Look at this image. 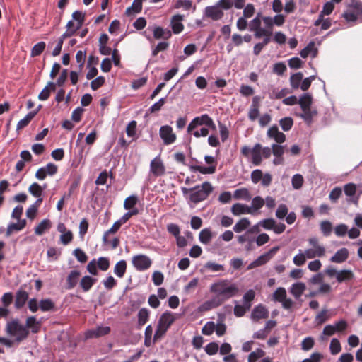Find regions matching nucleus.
I'll return each instance as SVG.
<instances>
[{
  "instance_id": "obj_20",
  "label": "nucleus",
  "mask_w": 362,
  "mask_h": 362,
  "mask_svg": "<svg viewBox=\"0 0 362 362\" xmlns=\"http://www.w3.org/2000/svg\"><path fill=\"white\" fill-rule=\"evenodd\" d=\"M28 297L29 296L27 291L23 290L21 288L18 289L16 293L15 308L16 309L23 308L28 300Z\"/></svg>"
},
{
  "instance_id": "obj_58",
  "label": "nucleus",
  "mask_w": 362,
  "mask_h": 362,
  "mask_svg": "<svg viewBox=\"0 0 362 362\" xmlns=\"http://www.w3.org/2000/svg\"><path fill=\"white\" fill-rule=\"evenodd\" d=\"M288 212V209L285 204H280L276 211V216L278 219H284Z\"/></svg>"
},
{
  "instance_id": "obj_63",
  "label": "nucleus",
  "mask_w": 362,
  "mask_h": 362,
  "mask_svg": "<svg viewBox=\"0 0 362 362\" xmlns=\"http://www.w3.org/2000/svg\"><path fill=\"white\" fill-rule=\"evenodd\" d=\"M320 229L324 235L328 236L332 230V224L329 221H322L320 223Z\"/></svg>"
},
{
  "instance_id": "obj_24",
  "label": "nucleus",
  "mask_w": 362,
  "mask_h": 362,
  "mask_svg": "<svg viewBox=\"0 0 362 362\" xmlns=\"http://www.w3.org/2000/svg\"><path fill=\"white\" fill-rule=\"evenodd\" d=\"M25 326L27 329H30L32 333H37L41 327V322L38 321L35 316H29L26 319Z\"/></svg>"
},
{
  "instance_id": "obj_64",
  "label": "nucleus",
  "mask_w": 362,
  "mask_h": 362,
  "mask_svg": "<svg viewBox=\"0 0 362 362\" xmlns=\"http://www.w3.org/2000/svg\"><path fill=\"white\" fill-rule=\"evenodd\" d=\"M349 7L355 10L357 16H359L362 21V2L356 0H351V3L348 5Z\"/></svg>"
},
{
  "instance_id": "obj_5",
  "label": "nucleus",
  "mask_w": 362,
  "mask_h": 362,
  "mask_svg": "<svg viewBox=\"0 0 362 362\" xmlns=\"http://www.w3.org/2000/svg\"><path fill=\"white\" fill-rule=\"evenodd\" d=\"M204 160L208 164V166H200L198 165L188 164V167L191 172H199L201 174H214L216 170L217 160L215 157L212 156L206 155Z\"/></svg>"
},
{
  "instance_id": "obj_38",
  "label": "nucleus",
  "mask_w": 362,
  "mask_h": 362,
  "mask_svg": "<svg viewBox=\"0 0 362 362\" xmlns=\"http://www.w3.org/2000/svg\"><path fill=\"white\" fill-rule=\"evenodd\" d=\"M150 311L148 308H141L137 314L138 317V325L143 326L144 325L149 319Z\"/></svg>"
},
{
  "instance_id": "obj_27",
  "label": "nucleus",
  "mask_w": 362,
  "mask_h": 362,
  "mask_svg": "<svg viewBox=\"0 0 362 362\" xmlns=\"http://www.w3.org/2000/svg\"><path fill=\"white\" fill-rule=\"evenodd\" d=\"M303 112L298 115L302 118L308 124H310L313 121V117L317 115V111L315 108L302 110Z\"/></svg>"
},
{
  "instance_id": "obj_4",
  "label": "nucleus",
  "mask_w": 362,
  "mask_h": 362,
  "mask_svg": "<svg viewBox=\"0 0 362 362\" xmlns=\"http://www.w3.org/2000/svg\"><path fill=\"white\" fill-rule=\"evenodd\" d=\"M194 187H196V189H193L187 197L188 203L192 202L196 204L204 201L213 191V187L208 181H205L201 185H196Z\"/></svg>"
},
{
  "instance_id": "obj_61",
  "label": "nucleus",
  "mask_w": 362,
  "mask_h": 362,
  "mask_svg": "<svg viewBox=\"0 0 362 362\" xmlns=\"http://www.w3.org/2000/svg\"><path fill=\"white\" fill-rule=\"evenodd\" d=\"M341 349V344L337 338H333L329 344V350L332 355H336Z\"/></svg>"
},
{
  "instance_id": "obj_52",
  "label": "nucleus",
  "mask_w": 362,
  "mask_h": 362,
  "mask_svg": "<svg viewBox=\"0 0 362 362\" xmlns=\"http://www.w3.org/2000/svg\"><path fill=\"white\" fill-rule=\"evenodd\" d=\"M166 98L167 96L160 98L157 102H156L149 107L148 112L150 113L159 112L161 110L163 105L165 103Z\"/></svg>"
},
{
  "instance_id": "obj_29",
  "label": "nucleus",
  "mask_w": 362,
  "mask_h": 362,
  "mask_svg": "<svg viewBox=\"0 0 362 362\" xmlns=\"http://www.w3.org/2000/svg\"><path fill=\"white\" fill-rule=\"evenodd\" d=\"M51 227V221L48 218H45L35 228V233L37 235H42Z\"/></svg>"
},
{
  "instance_id": "obj_19",
  "label": "nucleus",
  "mask_w": 362,
  "mask_h": 362,
  "mask_svg": "<svg viewBox=\"0 0 362 362\" xmlns=\"http://www.w3.org/2000/svg\"><path fill=\"white\" fill-rule=\"evenodd\" d=\"M349 250L346 247L338 250L330 258V262L337 264L344 262L349 257Z\"/></svg>"
},
{
  "instance_id": "obj_10",
  "label": "nucleus",
  "mask_w": 362,
  "mask_h": 362,
  "mask_svg": "<svg viewBox=\"0 0 362 362\" xmlns=\"http://www.w3.org/2000/svg\"><path fill=\"white\" fill-rule=\"evenodd\" d=\"M159 134L165 145L171 144L176 140V135L173 132V129L169 125L161 126Z\"/></svg>"
},
{
  "instance_id": "obj_44",
  "label": "nucleus",
  "mask_w": 362,
  "mask_h": 362,
  "mask_svg": "<svg viewBox=\"0 0 362 362\" xmlns=\"http://www.w3.org/2000/svg\"><path fill=\"white\" fill-rule=\"evenodd\" d=\"M46 43L43 41H40L35 44L31 49L30 56L35 57L40 56L45 49Z\"/></svg>"
},
{
  "instance_id": "obj_36",
  "label": "nucleus",
  "mask_w": 362,
  "mask_h": 362,
  "mask_svg": "<svg viewBox=\"0 0 362 362\" xmlns=\"http://www.w3.org/2000/svg\"><path fill=\"white\" fill-rule=\"evenodd\" d=\"M250 224L249 218H242L235 224L233 229L235 233H239L247 229Z\"/></svg>"
},
{
  "instance_id": "obj_46",
  "label": "nucleus",
  "mask_w": 362,
  "mask_h": 362,
  "mask_svg": "<svg viewBox=\"0 0 362 362\" xmlns=\"http://www.w3.org/2000/svg\"><path fill=\"white\" fill-rule=\"evenodd\" d=\"M139 199L137 195L132 194L127 197L124 202V208L126 210L135 208L134 206L139 202Z\"/></svg>"
},
{
  "instance_id": "obj_22",
  "label": "nucleus",
  "mask_w": 362,
  "mask_h": 362,
  "mask_svg": "<svg viewBox=\"0 0 362 362\" xmlns=\"http://www.w3.org/2000/svg\"><path fill=\"white\" fill-rule=\"evenodd\" d=\"M318 54V49L315 47V42L310 41L308 44L300 52V56L305 59L308 57L309 54H311L313 58L317 57Z\"/></svg>"
},
{
  "instance_id": "obj_49",
  "label": "nucleus",
  "mask_w": 362,
  "mask_h": 362,
  "mask_svg": "<svg viewBox=\"0 0 362 362\" xmlns=\"http://www.w3.org/2000/svg\"><path fill=\"white\" fill-rule=\"evenodd\" d=\"M28 192L30 194L37 199L42 197L43 193L41 189V185L37 182H33L32 185H30L28 187Z\"/></svg>"
},
{
  "instance_id": "obj_53",
  "label": "nucleus",
  "mask_w": 362,
  "mask_h": 362,
  "mask_svg": "<svg viewBox=\"0 0 362 362\" xmlns=\"http://www.w3.org/2000/svg\"><path fill=\"white\" fill-rule=\"evenodd\" d=\"M235 306L233 313L234 315L238 317H243L245 313L249 310L250 309H246L247 307L244 304L240 305L237 300H234Z\"/></svg>"
},
{
  "instance_id": "obj_3",
  "label": "nucleus",
  "mask_w": 362,
  "mask_h": 362,
  "mask_svg": "<svg viewBox=\"0 0 362 362\" xmlns=\"http://www.w3.org/2000/svg\"><path fill=\"white\" fill-rule=\"evenodd\" d=\"M6 331L9 336L15 337V341L18 343L27 339L30 333L25 325H21L18 318L6 323Z\"/></svg>"
},
{
  "instance_id": "obj_43",
  "label": "nucleus",
  "mask_w": 362,
  "mask_h": 362,
  "mask_svg": "<svg viewBox=\"0 0 362 362\" xmlns=\"http://www.w3.org/2000/svg\"><path fill=\"white\" fill-rule=\"evenodd\" d=\"M216 334L218 337H222L226 332V325L223 322V316L222 315H218V322L216 324Z\"/></svg>"
},
{
  "instance_id": "obj_12",
  "label": "nucleus",
  "mask_w": 362,
  "mask_h": 362,
  "mask_svg": "<svg viewBox=\"0 0 362 362\" xmlns=\"http://www.w3.org/2000/svg\"><path fill=\"white\" fill-rule=\"evenodd\" d=\"M269 317V311L263 304H258L252 309L250 315L251 319L257 322L260 319H265Z\"/></svg>"
},
{
  "instance_id": "obj_39",
  "label": "nucleus",
  "mask_w": 362,
  "mask_h": 362,
  "mask_svg": "<svg viewBox=\"0 0 362 362\" xmlns=\"http://www.w3.org/2000/svg\"><path fill=\"white\" fill-rule=\"evenodd\" d=\"M255 297V292L252 289L247 290L243 296V304L246 309H250L252 303Z\"/></svg>"
},
{
  "instance_id": "obj_40",
  "label": "nucleus",
  "mask_w": 362,
  "mask_h": 362,
  "mask_svg": "<svg viewBox=\"0 0 362 362\" xmlns=\"http://www.w3.org/2000/svg\"><path fill=\"white\" fill-rule=\"evenodd\" d=\"M233 197L236 199H243L249 201L251 199V195L247 188H240L234 192Z\"/></svg>"
},
{
  "instance_id": "obj_62",
  "label": "nucleus",
  "mask_w": 362,
  "mask_h": 362,
  "mask_svg": "<svg viewBox=\"0 0 362 362\" xmlns=\"http://www.w3.org/2000/svg\"><path fill=\"white\" fill-rule=\"evenodd\" d=\"M105 83V78L103 76H99L96 78L93 79L90 82V88L93 90H96Z\"/></svg>"
},
{
  "instance_id": "obj_50",
  "label": "nucleus",
  "mask_w": 362,
  "mask_h": 362,
  "mask_svg": "<svg viewBox=\"0 0 362 362\" xmlns=\"http://www.w3.org/2000/svg\"><path fill=\"white\" fill-rule=\"evenodd\" d=\"M216 324L213 321H208L202 327V333L206 336L211 335L216 329Z\"/></svg>"
},
{
  "instance_id": "obj_42",
  "label": "nucleus",
  "mask_w": 362,
  "mask_h": 362,
  "mask_svg": "<svg viewBox=\"0 0 362 362\" xmlns=\"http://www.w3.org/2000/svg\"><path fill=\"white\" fill-rule=\"evenodd\" d=\"M287 297L286 291L284 287H279L272 294V300L281 303Z\"/></svg>"
},
{
  "instance_id": "obj_18",
  "label": "nucleus",
  "mask_w": 362,
  "mask_h": 362,
  "mask_svg": "<svg viewBox=\"0 0 362 362\" xmlns=\"http://www.w3.org/2000/svg\"><path fill=\"white\" fill-rule=\"evenodd\" d=\"M80 276V271L76 269L71 270L66 278V288L67 290L73 289L77 285Z\"/></svg>"
},
{
  "instance_id": "obj_33",
  "label": "nucleus",
  "mask_w": 362,
  "mask_h": 362,
  "mask_svg": "<svg viewBox=\"0 0 362 362\" xmlns=\"http://www.w3.org/2000/svg\"><path fill=\"white\" fill-rule=\"evenodd\" d=\"M354 276V273L351 269H341L337 273L336 279L337 281L340 284L345 281L351 280Z\"/></svg>"
},
{
  "instance_id": "obj_55",
  "label": "nucleus",
  "mask_w": 362,
  "mask_h": 362,
  "mask_svg": "<svg viewBox=\"0 0 362 362\" xmlns=\"http://www.w3.org/2000/svg\"><path fill=\"white\" fill-rule=\"evenodd\" d=\"M72 254L80 263H85L88 260L87 255L79 247L76 248Z\"/></svg>"
},
{
  "instance_id": "obj_7",
  "label": "nucleus",
  "mask_w": 362,
  "mask_h": 362,
  "mask_svg": "<svg viewBox=\"0 0 362 362\" xmlns=\"http://www.w3.org/2000/svg\"><path fill=\"white\" fill-rule=\"evenodd\" d=\"M66 28V30L58 39L57 43L52 52L53 57H57L60 54L63 46V40L74 35V23L73 19L68 21Z\"/></svg>"
},
{
  "instance_id": "obj_51",
  "label": "nucleus",
  "mask_w": 362,
  "mask_h": 362,
  "mask_svg": "<svg viewBox=\"0 0 362 362\" xmlns=\"http://www.w3.org/2000/svg\"><path fill=\"white\" fill-rule=\"evenodd\" d=\"M264 355L265 351L260 348H257L249 354L247 361L255 362L257 359L263 357Z\"/></svg>"
},
{
  "instance_id": "obj_41",
  "label": "nucleus",
  "mask_w": 362,
  "mask_h": 362,
  "mask_svg": "<svg viewBox=\"0 0 362 362\" xmlns=\"http://www.w3.org/2000/svg\"><path fill=\"white\" fill-rule=\"evenodd\" d=\"M262 42L256 43L253 47V54L258 56L262 52V49L267 46L272 40L271 35H267Z\"/></svg>"
},
{
  "instance_id": "obj_25",
  "label": "nucleus",
  "mask_w": 362,
  "mask_h": 362,
  "mask_svg": "<svg viewBox=\"0 0 362 362\" xmlns=\"http://www.w3.org/2000/svg\"><path fill=\"white\" fill-rule=\"evenodd\" d=\"M97 281V279L90 275H86L82 277L80 281V286L84 292H88Z\"/></svg>"
},
{
  "instance_id": "obj_21",
  "label": "nucleus",
  "mask_w": 362,
  "mask_h": 362,
  "mask_svg": "<svg viewBox=\"0 0 362 362\" xmlns=\"http://www.w3.org/2000/svg\"><path fill=\"white\" fill-rule=\"evenodd\" d=\"M306 289V285L301 281H297L293 284L289 288V292L296 300H298Z\"/></svg>"
},
{
  "instance_id": "obj_26",
  "label": "nucleus",
  "mask_w": 362,
  "mask_h": 362,
  "mask_svg": "<svg viewBox=\"0 0 362 362\" xmlns=\"http://www.w3.org/2000/svg\"><path fill=\"white\" fill-rule=\"evenodd\" d=\"M153 35L155 39H168L171 37V31L160 26H155L153 29Z\"/></svg>"
},
{
  "instance_id": "obj_45",
  "label": "nucleus",
  "mask_w": 362,
  "mask_h": 362,
  "mask_svg": "<svg viewBox=\"0 0 362 362\" xmlns=\"http://www.w3.org/2000/svg\"><path fill=\"white\" fill-rule=\"evenodd\" d=\"M35 112H29L22 119L18 121L16 129L19 130L27 127L30 121L35 117Z\"/></svg>"
},
{
  "instance_id": "obj_28",
  "label": "nucleus",
  "mask_w": 362,
  "mask_h": 362,
  "mask_svg": "<svg viewBox=\"0 0 362 362\" xmlns=\"http://www.w3.org/2000/svg\"><path fill=\"white\" fill-rule=\"evenodd\" d=\"M42 197H39V199H37L35 202L26 210V216L29 219L32 220L35 217L38 211V207L42 204Z\"/></svg>"
},
{
  "instance_id": "obj_54",
  "label": "nucleus",
  "mask_w": 362,
  "mask_h": 362,
  "mask_svg": "<svg viewBox=\"0 0 362 362\" xmlns=\"http://www.w3.org/2000/svg\"><path fill=\"white\" fill-rule=\"evenodd\" d=\"M304 180L300 174H295L291 179L292 187L295 189H299L302 187Z\"/></svg>"
},
{
  "instance_id": "obj_59",
  "label": "nucleus",
  "mask_w": 362,
  "mask_h": 362,
  "mask_svg": "<svg viewBox=\"0 0 362 362\" xmlns=\"http://www.w3.org/2000/svg\"><path fill=\"white\" fill-rule=\"evenodd\" d=\"M97 265L100 270L107 271L110 267V259L106 257H100L98 259Z\"/></svg>"
},
{
  "instance_id": "obj_56",
  "label": "nucleus",
  "mask_w": 362,
  "mask_h": 362,
  "mask_svg": "<svg viewBox=\"0 0 362 362\" xmlns=\"http://www.w3.org/2000/svg\"><path fill=\"white\" fill-rule=\"evenodd\" d=\"M342 194V188L335 187L332 189L329 194V199L333 203H336Z\"/></svg>"
},
{
  "instance_id": "obj_47",
  "label": "nucleus",
  "mask_w": 362,
  "mask_h": 362,
  "mask_svg": "<svg viewBox=\"0 0 362 362\" xmlns=\"http://www.w3.org/2000/svg\"><path fill=\"white\" fill-rule=\"evenodd\" d=\"M279 125L283 131H289L293 125V119L291 117H285L279 120Z\"/></svg>"
},
{
  "instance_id": "obj_48",
  "label": "nucleus",
  "mask_w": 362,
  "mask_h": 362,
  "mask_svg": "<svg viewBox=\"0 0 362 362\" xmlns=\"http://www.w3.org/2000/svg\"><path fill=\"white\" fill-rule=\"evenodd\" d=\"M112 177V172H107L106 170H103L100 173L99 175L96 178L95 183L96 185H103L106 184L107 178Z\"/></svg>"
},
{
  "instance_id": "obj_13",
  "label": "nucleus",
  "mask_w": 362,
  "mask_h": 362,
  "mask_svg": "<svg viewBox=\"0 0 362 362\" xmlns=\"http://www.w3.org/2000/svg\"><path fill=\"white\" fill-rule=\"evenodd\" d=\"M150 170L156 177L165 174V168L162 160L158 158H154L150 163Z\"/></svg>"
},
{
  "instance_id": "obj_31",
  "label": "nucleus",
  "mask_w": 362,
  "mask_h": 362,
  "mask_svg": "<svg viewBox=\"0 0 362 362\" xmlns=\"http://www.w3.org/2000/svg\"><path fill=\"white\" fill-rule=\"evenodd\" d=\"M264 204V199L260 196H255L252 198L251 206L250 209L252 211V215H254L256 212L262 208Z\"/></svg>"
},
{
  "instance_id": "obj_23",
  "label": "nucleus",
  "mask_w": 362,
  "mask_h": 362,
  "mask_svg": "<svg viewBox=\"0 0 362 362\" xmlns=\"http://www.w3.org/2000/svg\"><path fill=\"white\" fill-rule=\"evenodd\" d=\"M313 103V98L311 93H303L298 98V104L300 105L301 110L311 109Z\"/></svg>"
},
{
  "instance_id": "obj_11",
  "label": "nucleus",
  "mask_w": 362,
  "mask_h": 362,
  "mask_svg": "<svg viewBox=\"0 0 362 362\" xmlns=\"http://www.w3.org/2000/svg\"><path fill=\"white\" fill-rule=\"evenodd\" d=\"M204 16L212 19L213 21H218L223 17L224 13L219 6L216 4L213 6H206L204 8Z\"/></svg>"
},
{
  "instance_id": "obj_17",
  "label": "nucleus",
  "mask_w": 362,
  "mask_h": 362,
  "mask_svg": "<svg viewBox=\"0 0 362 362\" xmlns=\"http://www.w3.org/2000/svg\"><path fill=\"white\" fill-rule=\"evenodd\" d=\"M230 211L235 216H239L242 214H252L250 206L239 202L235 203L231 206Z\"/></svg>"
},
{
  "instance_id": "obj_14",
  "label": "nucleus",
  "mask_w": 362,
  "mask_h": 362,
  "mask_svg": "<svg viewBox=\"0 0 362 362\" xmlns=\"http://www.w3.org/2000/svg\"><path fill=\"white\" fill-rule=\"evenodd\" d=\"M268 137L273 139L276 143L282 144L286 141V135L279 130L276 124L272 125L267 132Z\"/></svg>"
},
{
  "instance_id": "obj_35",
  "label": "nucleus",
  "mask_w": 362,
  "mask_h": 362,
  "mask_svg": "<svg viewBox=\"0 0 362 362\" xmlns=\"http://www.w3.org/2000/svg\"><path fill=\"white\" fill-rule=\"evenodd\" d=\"M303 78V74L302 72H296L292 74L290 76V85L293 89H298L300 88L301 81Z\"/></svg>"
},
{
  "instance_id": "obj_1",
  "label": "nucleus",
  "mask_w": 362,
  "mask_h": 362,
  "mask_svg": "<svg viewBox=\"0 0 362 362\" xmlns=\"http://www.w3.org/2000/svg\"><path fill=\"white\" fill-rule=\"evenodd\" d=\"M239 289L235 284L228 280H221L213 283L210 286V291L221 296L226 300L236 296Z\"/></svg>"
},
{
  "instance_id": "obj_57",
  "label": "nucleus",
  "mask_w": 362,
  "mask_h": 362,
  "mask_svg": "<svg viewBox=\"0 0 362 362\" xmlns=\"http://www.w3.org/2000/svg\"><path fill=\"white\" fill-rule=\"evenodd\" d=\"M218 350L219 346L216 341L210 342L204 347L205 352L209 356L216 354Z\"/></svg>"
},
{
  "instance_id": "obj_30",
  "label": "nucleus",
  "mask_w": 362,
  "mask_h": 362,
  "mask_svg": "<svg viewBox=\"0 0 362 362\" xmlns=\"http://www.w3.org/2000/svg\"><path fill=\"white\" fill-rule=\"evenodd\" d=\"M127 262L124 259L118 261L114 267V274L119 278H122L127 271Z\"/></svg>"
},
{
  "instance_id": "obj_15",
  "label": "nucleus",
  "mask_w": 362,
  "mask_h": 362,
  "mask_svg": "<svg viewBox=\"0 0 362 362\" xmlns=\"http://www.w3.org/2000/svg\"><path fill=\"white\" fill-rule=\"evenodd\" d=\"M184 15L181 14H175L172 17L170 25L174 34H179L183 30L184 25L182 22L184 20Z\"/></svg>"
},
{
  "instance_id": "obj_2",
  "label": "nucleus",
  "mask_w": 362,
  "mask_h": 362,
  "mask_svg": "<svg viewBox=\"0 0 362 362\" xmlns=\"http://www.w3.org/2000/svg\"><path fill=\"white\" fill-rule=\"evenodd\" d=\"M176 317L170 310L165 311L160 317L156 329L153 337V341L156 343L158 340L161 339L168 332V329L175 321Z\"/></svg>"
},
{
  "instance_id": "obj_37",
  "label": "nucleus",
  "mask_w": 362,
  "mask_h": 362,
  "mask_svg": "<svg viewBox=\"0 0 362 362\" xmlns=\"http://www.w3.org/2000/svg\"><path fill=\"white\" fill-rule=\"evenodd\" d=\"M141 10L142 4L141 1L134 0L132 5L126 9L125 14L129 16L135 13H139Z\"/></svg>"
},
{
  "instance_id": "obj_6",
  "label": "nucleus",
  "mask_w": 362,
  "mask_h": 362,
  "mask_svg": "<svg viewBox=\"0 0 362 362\" xmlns=\"http://www.w3.org/2000/svg\"><path fill=\"white\" fill-rule=\"evenodd\" d=\"M262 13L259 12L249 23L248 30L254 33V37L256 39H260L262 37V35H271L270 32L262 27Z\"/></svg>"
},
{
  "instance_id": "obj_60",
  "label": "nucleus",
  "mask_w": 362,
  "mask_h": 362,
  "mask_svg": "<svg viewBox=\"0 0 362 362\" xmlns=\"http://www.w3.org/2000/svg\"><path fill=\"white\" fill-rule=\"evenodd\" d=\"M288 64L291 69H298L303 65V62L298 57H293L288 59Z\"/></svg>"
},
{
  "instance_id": "obj_16",
  "label": "nucleus",
  "mask_w": 362,
  "mask_h": 362,
  "mask_svg": "<svg viewBox=\"0 0 362 362\" xmlns=\"http://www.w3.org/2000/svg\"><path fill=\"white\" fill-rule=\"evenodd\" d=\"M110 332V327L109 326H97L95 329L88 330L86 333L87 338L91 337H100L108 334Z\"/></svg>"
},
{
  "instance_id": "obj_9",
  "label": "nucleus",
  "mask_w": 362,
  "mask_h": 362,
  "mask_svg": "<svg viewBox=\"0 0 362 362\" xmlns=\"http://www.w3.org/2000/svg\"><path fill=\"white\" fill-rule=\"evenodd\" d=\"M132 263L137 271L143 272L150 268L152 260L146 255L139 254L132 257Z\"/></svg>"
},
{
  "instance_id": "obj_32",
  "label": "nucleus",
  "mask_w": 362,
  "mask_h": 362,
  "mask_svg": "<svg viewBox=\"0 0 362 362\" xmlns=\"http://www.w3.org/2000/svg\"><path fill=\"white\" fill-rule=\"evenodd\" d=\"M55 308V304L51 298H42L40 300V309L42 312L53 311Z\"/></svg>"
},
{
  "instance_id": "obj_34",
  "label": "nucleus",
  "mask_w": 362,
  "mask_h": 362,
  "mask_svg": "<svg viewBox=\"0 0 362 362\" xmlns=\"http://www.w3.org/2000/svg\"><path fill=\"white\" fill-rule=\"evenodd\" d=\"M213 233L210 228L202 229L199 234V241L204 245H207L212 239Z\"/></svg>"
},
{
  "instance_id": "obj_8",
  "label": "nucleus",
  "mask_w": 362,
  "mask_h": 362,
  "mask_svg": "<svg viewBox=\"0 0 362 362\" xmlns=\"http://www.w3.org/2000/svg\"><path fill=\"white\" fill-rule=\"evenodd\" d=\"M344 192L345 195L347 197L345 202L349 205L351 204L355 206L358 205L359 194H357V186L353 182H349L344 186Z\"/></svg>"
}]
</instances>
